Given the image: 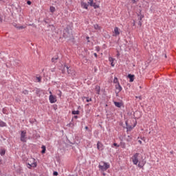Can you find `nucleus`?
I'll return each instance as SVG.
<instances>
[{"label":"nucleus","mask_w":176,"mask_h":176,"mask_svg":"<svg viewBox=\"0 0 176 176\" xmlns=\"http://www.w3.org/2000/svg\"><path fill=\"white\" fill-rule=\"evenodd\" d=\"M27 164H28L27 167L29 169H31L32 168H36L37 166L36 161L33 157L28 158L27 160Z\"/></svg>","instance_id":"1"},{"label":"nucleus","mask_w":176,"mask_h":176,"mask_svg":"<svg viewBox=\"0 0 176 176\" xmlns=\"http://www.w3.org/2000/svg\"><path fill=\"white\" fill-rule=\"evenodd\" d=\"M109 168H110L109 163L105 162H101L99 165V169L102 171H107Z\"/></svg>","instance_id":"2"},{"label":"nucleus","mask_w":176,"mask_h":176,"mask_svg":"<svg viewBox=\"0 0 176 176\" xmlns=\"http://www.w3.org/2000/svg\"><path fill=\"white\" fill-rule=\"evenodd\" d=\"M140 155V153H136L134 154L132 157H131V160H132V163H133V165H137L139 162L138 157Z\"/></svg>","instance_id":"3"},{"label":"nucleus","mask_w":176,"mask_h":176,"mask_svg":"<svg viewBox=\"0 0 176 176\" xmlns=\"http://www.w3.org/2000/svg\"><path fill=\"white\" fill-rule=\"evenodd\" d=\"M114 87H116V94H117V97L118 96V94L120 93V91H122V87L120 85V84H116V85H114Z\"/></svg>","instance_id":"4"},{"label":"nucleus","mask_w":176,"mask_h":176,"mask_svg":"<svg viewBox=\"0 0 176 176\" xmlns=\"http://www.w3.org/2000/svg\"><path fill=\"white\" fill-rule=\"evenodd\" d=\"M21 141L25 143L27 142L26 131H22L21 133Z\"/></svg>","instance_id":"5"},{"label":"nucleus","mask_w":176,"mask_h":176,"mask_svg":"<svg viewBox=\"0 0 176 176\" xmlns=\"http://www.w3.org/2000/svg\"><path fill=\"white\" fill-rule=\"evenodd\" d=\"M49 100H50V102L51 104H54L57 102V99H56V96L50 95V97H49Z\"/></svg>","instance_id":"6"},{"label":"nucleus","mask_w":176,"mask_h":176,"mask_svg":"<svg viewBox=\"0 0 176 176\" xmlns=\"http://www.w3.org/2000/svg\"><path fill=\"white\" fill-rule=\"evenodd\" d=\"M113 33H114V34H113L114 36H119L120 34L119 28H118V27L114 28Z\"/></svg>","instance_id":"7"},{"label":"nucleus","mask_w":176,"mask_h":176,"mask_svg":"<svg viewBox=\"0 0 176 176\" xmlns=\"http://www.w3.org/2000/svg\"><path fill=\"white\" fill-rule=\"evenodd\" d=\"M97 148L99 151H103L104 150V148H103V144L100 142H98V144H97Z\"/></svg>","instance_id":"8"},{"label":"nucleus","mask_w":176,"mask_h":176,"mask_svg":"<svg viewBox=\"0 0 176 176\" xmlns=\"http://www.w3.org/2000/svg\"><path fill=\"white\" fill-rule=\"evenodd\" d=\"M114 106L117 108H121L123 106L122 102H114Z\"/></svg>","instance_id":"9"},{"label":"nucleus","mask_w":176,"mask_h":176,"mask_svg":"<svg viewBox=\"0 0 176 176\" xmlns=\"http://www.w3.org/2000/svg\"><path fill=\"white\" fill-rule=\"evenodd\" d=\"M128 78H129V82H133V80H134V75L128 74Z\"/></svg>","instance_id":"10"},{"label":"nucleus","mask_w":176,"mask_h":176,"mask_svg":"<svg viewBox=\"0 0 176 176\" xmlns=\"http://www.w3.org/2000/svg\"><path fill=\"white\" fill-rule=\"evenodd\" d=\"M81 6L85 9H88L89 5L87 3L82 2Z\"/></svg>","instance_id":"11"},{"label":"nucleus","mask_w":176,"mask_h":176,"mask_svg":"<svg viewBox=\"0 0 176 176\" xmlns=\"http://www.w3.org/2000/svg\"><path fill=\"white\" fill-rule=\"evenodd\" d=\"M94 28L96 30H100L102 28L98 24L94 25Z\"/></svg>","instance_id":"12"},{"label":"nucleus","mask_w":176,"mask_h":176,"mask_svg":"<svg viewBox=\"0 0 176 176\" xmlns=\"http://www.w3.org/2000/svg\"><path fill=\"white\" fill-rule=\"evenodd\" d=\"M109 61L111 63V65L113 66V67H115V64H113L114 63V60H115V58H112V57H109Z\"/></svg>","instance_id":"13"},{"label":"nucleus","mask_w":176,"mask_h":176,"mask_svg":"<svg viewBox=\"0 0 176 176\" xmlns=\"http://www.w3.org/2000/svg\"><path fill=\"white\" fill-rule=\"evenodd\" d=\"M135 125H133V126L126 125V130L128 131H131L132 129L135 128Z\"/></svg>","instance_id":"14"},{"label":"nucleus","mask_w":176,"mask_h":176,"mask_svg":"<svg viewBox=\"0 0 176 176\" xmlns=\"http://www.w3.org/2000/svg\"><path fill=\"white\" fill-rule=\"evenodd\" d=\"M145 165V162H139V165H138V166H139V168H142Z\"/></svg>","instance_id":"15"},{"label":"nucleus","mask_w":176,"mask_h":176,"mask_svg":"<svg viewBox=\"0 0 176 176\" xmlns=\"http://www.w3.org/2000/svg\"><path fill=\"white\" fill-rule=\"evenodd\" d=\"M5 154H6V150H5V149H1V150H0V155H1V156H4Z\"/></svg>","instance_id":"16"},{"label":"nucleus","mask_w":176,"mask_h":176,"mask_svg":"<svg viewBox=\"0 0 176 176\" xmlns=\"http://www.w3.org/2000/svg\"><path fill=\"white\" fill-rule=\"evenodd\" d=\"M113 83H116V85L120 84L119 80L117 77H114Z\"/></svg>","instance_id":"17"},{"label":"nucleus","mask_w":176,"mask_h":176,"mask_svg":"<svg viewBox=\"0 0 176 176\" xmlns=\"http://www.w3.org/2000/svg\"><path fill=\"white\" fill-rule=\"evenodd\" d=\"M0 126H1V127H5V126H6V122H3V121H0Z\"/></svg>","instance_id":"18"},{"label":"nucleus","mask_w":176,"mask_h":176,"mask_svg":"<svg viewBox=\"0 0 176 176\" xmlns=\"http://www.w3.org/2000/svg\"><path fill=\"white\" fill-rule=\"evenodd\" d=\"M41 79L42 78L41 76L39 77H36V79H35V82H41Z\"/></svg>","instance_id":"19"},{"label":"nucleus","mask_w":176,"mask_h":176,"mask_svg":"<svg viewBox=\"0 0 176 176\" xmlns=\"http://www.w3.org/2000/svg\"><path fill=\"white\" fill-rule=\"evenodd\" d=\"M67 74H69V75L72 74V70H71V69H69V67H68L67 66Z\"/></svg>","instance_id":"20"},{"label":"nucleus","mask_w":176,"mask_h":176,"mask_svg":"<svg viewBox=\"0 0 176 176\" xmlns=\"http://www.w3.org/2000/svg\"><path fill=\"white\" fill-rule=\"evenodd\" d=\"M72 114L73 115H79L80 114V111H72Z\"/></svg>","instance_id":"21"},{"label":"nucleus","mask_w":176,"mask_h":176,"mask_svg":"<svg viewBox=\"0 0 176 176\" xmlns=\"http://www.w3.org/2000/svg\"><path fill=\"white\" fill-rule=\"evenodd\" d=\"M58 57L56 56L55 58H52V63H56V60H58Z\"/></svg>","instance_id":"22"},{"label":"nucleus","mask_w":176,"mask_h":176,"mask_svg":"<svg viewBox=\"0 0 176 176\" xmlns=\"http://www.w3.org/2000/svg\"><path fill=\"white\" fill-rule=\"evenodd\" d=\"M87 99V102H91L92 101V99L91 98H87V97H83V100H85V99Z\"/></svg>","instance_id":"23"},{"label":"nucleus","mask_w":176,"mask_h":176,"mask_svg":"<svg viewBox=\"0 0 176 176\" xmlns=\"http://www.w3.org/2000/svg\"><path fill=\"white\" fill-rule=\"evenodd\" d=\"M50 10V12H52L53 13L55 12L56 8L53 6H51Z\"/></svg>","instance_id":"24"},{"label":"nucleus","mask_w":176,"mask_h":176,"mask_svg":"<svg viewBox=\"0 0 176 176\" xmlns=\"http://www.w3.org/2000/svg\"><path fill=\"white\" fill-rule=\"evenodd\" d=\"M42 148H43V150H42L41 153H42V154H44L45 153V151H46V148H45V146H43Z\"/></svg>","instance_id":"25"},{"label":"nucleus","mask_w":176,"mask_h":176,"mask_svg":"<svg viewBox=\"0 0 176 176\" xmlns=\"http://www.w3.org/2000/svg\"><path fill=\"white\" fill-rule=\"evenodd\" d=\"M88 3H89L91 6H92L94 3V1H93V0H89Z\"/></svg>","instance_id":"26"},{"label":"nucleus","mask_w":176,"mask_h":176,"mask_svg":"<svg viewBox=\"0 0 176 176\" xmlns=\"http://www.w3.org/2000/svg\"><path fill=\"white\" fill-rule=\"evenodd\" d=\"M93 6L95 9L99 8V6H98V5H96L95 3H94L93 4V6Z\"/></svg>","instance_id":"27"},{"label":"nucleus","mask_w":176,"mask_h":176,"mask_svg":"<svg viewBox=\"0 0 176 176\" xmlns=\"http://www.w3.org/2000/svg\"><path fill=\"white\" fill-rule=\"evenodd\" d=\"M58 93H59V94H58V96H59V97H61V96H62V92H61V91H58Z\"/></svg>","instance_id":"28"},{"label":"nucleus","mask_w":176,"mask_h":176,"mask_svg":"<svg viewBox=\"0 0 176 176\" xmlns=\"http://www.w3.org/2000/svg\"><path fill=\"white\" fill-rule=\"evenodd\" d=\"M96 50L98 52H99V51L100 50V48L98 46H97V47H96Z\"/></svg>","instance_id":"29"},{"label":"nucleus","mask_w":176,"mask_h":176,"mask_svg":"<svg viewBox=\"0 0 176 176\" xmlns=\"http://www.w3.org/2000/svg\"><path fill=\"white\" fill-rule=\"evenodd\" d=\"M113 146H116V147H119V145H118L117 143H114V144H113Z\"/></svg>","instance_id":"30"},{"label":"nucleus","mask_w":176,"mask_h":176,"mask_svg":"<svg viewBox=\"0 0 176 176\" xmlns=\"http://www.w3.org/2000/svg\"><path fill=\"white\" fill-rule=\"evenodd\" d=\"M54 176H57V175H58V172L55 171V172L54 173Z\"/></svg>","instance_id":"31"},{"label":"nucleus","mask_w":176,"mask_h":176,"mask_svg":"<svg viewBox=\"0 0 176 176\" xmlns=\"http://www.w3.org/2000/svg\"><path fill=\"white\" fill-rule=\"evenodd\" d=\"M27 3H28V5H31V4H32V2H31L30 1H28L27 2Z\"/></svg>","instance_id":"32"},{"label":"nucleus","mask_w":176,"mask_h":176,"mask_svg":"<svg viewBox=\"0 0 176 176\" xmlns=\"http://www.w3.org/2000/svg\"><path fill=\"white\" fill-rule=\"evenodd\" d=\"M144 18V15H140V21H142V19Z\"/></svg>","instance_id":"33"},{"label":"nucleus","mask_w":176,"mask_h":176,"mask_svg":"<svg viewBox=\"0 0 176 176\" xmlns=\"http://www.w3.org/2000/svg\"><path fill=\"white\" fill-rule=\"evenodd\" d=\"M138 142H139V144H142V140H139Z\"/></svg>","instance_id":"34"},{"label":"nucleus","mask_w":176,"mask_h":176,"mask_svg":"<svg viewBox=\"0 0 176 176\" xmlns=\"http://www.w3.org/2000/svg\"><path fill=\"white\" fill-rule=\"evenodd\" d=\"M139 25L142 26V22H141V21H139Z\"/></svg>","instance_id":"35"},{"label":"nucleus","mask_w":176,"mask_h":176,"mask_svg":"<svg viewBox=\"0 0 176 176\" xmlns=\"http://www.w3.org/2000/svg\"><path fill=\"white\" fill-rule=\"evenodd\" d=\"M95 57H98V54L96 53L94 54Z\"/></svg>","instance_id":"36"},{"label":"nucleus","mask_w":176,"mask_h":176,"mask_svg":"<svg viewBox=\"0 0 176 176\" xmlns=\"http://www.w3.org/2000/svg\"><path fill=\"white\" fill-rule=\"evenodd\" d=\"M19 28H20V29H23L24 27H23V26H21Z\"/></svg>","instance_id":"37"},{"label":"nucleus","mask_w":176,"mask_h":176,"mask_svg":"<svg viewBox=\"0 0 176 176\" xmlns=\"http://www.w3.org/2000/svg\"><path fill=\"white\" fill-rule=\"evenodd\" d=\"M87 39L88 40V42H89V36H87Z\"/></svg>","instance_id":"38"},{"label":"nucleus","mask_w":176,"mask_h":176,"mask_svg":"<svg viewBox=\"0 0 176 176\" xmlns=\"http://www.w3.org/2000/svg\"><path fill=\"white\" fill-rule=\"evenodd\" d=\"M132 3H135V0H132Z\"/></svg>","instance_id":"39"},{"label":"nucleus","mask_w":176,"mask_h":176,"mask_svg":"<svg viewBox=\"0 0 176 176\" xmlns=\"http://www.w3.org/2000/svg\"><path fill=\"white\" fill-rule=\"evenodd\" d=\"M74 118H75V119H77L78 118V116H75Z\"/></svg>","instance_id":"40"},{"label":"nucleus","mask_w":176,"mask_h":176,"mask_svg":"<svg viewBox=\"0 0 176 176\" xmlns=\"http://www.w3.org/2000/svg\"><path fill=\"white\" fill-rule=\"evenodd\" d=\"M1 22H2V19H1V18L0 17V23H1Z\"/></svg>","instance_id":"41"},{"label":"nucleus","mask_w":176,"mask_h":176,"mask_svg":"<svg viewBox=\"0 0 176 176\" xmlns=\"http://www.w3.org/2000/svg\"><path fill=\"white\" fill-rule=\"evenodd\" d=\"M3 113H6L5 109H3Z\"/></svg>","instance_id":"42"},{"label":"nucleus","mask_w":176,"mask_h":176,"mask_svg":"<svg viewBox=\"0 0 176 176\" xmlns=\"http://www.w3.org/2000/svg\"><path fill=\"white\" fill-rule=\"evenodd\" d=\"M50 94L52 95V91H50Z\"/></svg>","instance_id":"43"},{"label":"nucleus","mask_w":176,"mask_h":176,"mask_svg":"<svg viewBox=\"0 0 176 176\" xmlns=\"http://www.w3.org/2000/svg\"><path fill=\"white\" fill-rule=\"evenodd\" d=\"M170 154H173V151H170Z\"/></svg>","instance_id":"44"},{"label":"nucleus","mask_w":176,"mask_h":176,"mask_svg":"<svg viewBox=\"0 0 176 176\" xmlns=\"http://www.w3.org/2000/svg\"><path fill=\"white\" fill-rule=\"evenodd\" d=\"M85 129H88V126H86Z\"/></svg>","instance_id":"45"},{"label":"nucleus","mask_w":176,"mask_h":176,"mask_svg":"<svg viewBox=\"0 0 176 176\" xmlns=\"http://www.w3.org/2000/svg\"><path fill=\"white\" fill-rule=\"evenodd\" d=\"M103 175H104V176H105V175H106V174H105V173H104Z\"/></svg>","instance_id":"46"},{"label":"nucleus","mask_w":176,"mask_h":176,"mask_svg":"<svg viewBox=\"0 0 176 176\" xmlns=\"http://www.w3.org/2000/svg\"><path fill=\"white\" fill-rule=\"evenodd\" d=\"M123 148H125V146L124 145V146H122Z\"/></svg>","instance_id":"47"},{"label":"nucleus","mask_w":176,"mask_h":176,"mask_svg":"<svg viewBox=\"0 0 176 176\" xmlns=\"http://www.w3.org/2000/svg\"><path fill=\"white\" fill-rule=\"evenodd\" d=\"M100 91V89H98V92Z\"/></svg>","instance_id":"48"},{"label":"nucleus","mask_w":176,"mask_h":176,"mask_svg":"<svg viewBox=\"0 0 176 176\" xmlns=\"http://www.w3.org/2000/svg\"><path fill=\"white\" fill-rule=\"evenodd\" d=\"M26 91V93L28 94V91Z\"/></svg>","instance_id":"49"}]
</instances>
